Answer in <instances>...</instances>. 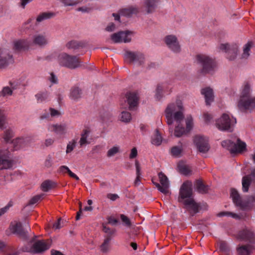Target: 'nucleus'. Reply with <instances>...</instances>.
<instances>
[{"mask_svg":"<svg viewBox=\"0 0 255 255\" xmlns=\"http://www.w3.org/2000/svg\"><path fill=\"white\" fill-rule=\"evenodd\" d=\"M183 112V108L180 101H177L175 104H169L165 112L167 124L172 125L173 121L180 124L184 118Z\"/></svg>","mask_w":255,"mask_h":255,"instance_id":"f257e3e1","label":"nucleus"},{"mask_svg":"<svg viewBox=\"0 0 255 255\" xmlns=\"http://www.w3.org/2000/svg\"><path fill=\"white\" fill-rule=\"evenodd\" d=\"M236 124L235 118L227 113H224L216 121V126L219 130L232 131Z\"/></svg>","mask_w":255,"mask_h":255,"instance_id":"f03ea898","label":"nucleus"},{"mask_svg":"<svg viewBox=\"0 0 255 255\" xmlns=\"http://www.w3.org/2000/svg\"><path fill=\"white\" fill-rule=\"evenodd\" d=\"M198 63L202 66L201 72L203 74L210 73L215 69L216 63L215 60L207 55L199 54L196 56Z\"/></svg>","mask_w":255,"mask_h":255,"instance_id":"7ed1b4c3","label":"nucleus"},{"mask_svg":"<svg viewBox=\"0 0 255 255\" xmlns=\"http://www.w3.org/2000/svg\"><path fill=\"white\" fill-rule=\"evenodd\" d=\"M223 147L227 148L232 153H241L246 151V143L237 138L235 142L230 140L223 141L222 142Z\"/></svg>","mask_w":255,"mask_h":255,"instance_id":"20e7f679","label":"nucleus"},{"mask_svg":"<svg viewBox=\"0 0 255 255\" xmlns=\"http://www.w3.org/2000/svg\"><path fill=\"white\" fill-rule=\"evenodd\" d=\"M231 197L233 202L237 206L240 207L242 209H246L249 207L250 204L255 203V196H250L248 197V201H243L238 191L235 189L231 190Z\"/></svg>","mask_w":255,"mask_h":255,"instance_id":"39448f33","label":"nucleus"},{"mask_svg":"<svg viewBox=\"0 0 255 255\" xmlns=\"http://www.w3.org/2000/svg\"><path fill=\"white\" fill-rule=\"evenodd\" d=\"M237 239L246 242L250 245H255V233L252 229L245 227L238 232L236 235Z\"/></svg>","mask_w":255,"mask_h":255,"instance_id":"423d86ee","label":"nucleus"},{"mask_svg":"<svg viewBox=\"0 0 255 255\" xmlns=\"http://www.w3.org/2000/svg\"><path fill=\"white\" fill-rule=\"evenodd\" d=\"M138 97L134 92H128L121 100V105L123 108L128 107L129 110L136 107L138 104Z\"/></svg>","mask_w":255,"mask_h":255,"instance_id":"0eeeda50","label":"nucleus"},{"mask_svg":"<svg viewBox=\"0 0 255 255\" xmlns=\"http://www.w3.org/2000/svg\"><path fill=\"white\" fill-rule=\"evenodd\" d=\"M194 143L200 152L206 153L210 149L208 138L202 135H196L194 138Z\"/></svg>","mask_w":255,"mask_h":255,"instance_id":"6e6552de","label":"nucleus"},{"mask_svg":"<svg viewBox=\"0 0 255 255\" xmlns=\"http://www.w3.org/2000/svg\"><path fill=\"white\" fill-rule=\"evenodd\" d=\"M238 107L241 111H252L255 109V97L246 98L243 97L242 98H240Z\"/></svg>","mask_w":255,"mask_h":255,"instance_id":"1a4fd4ad","label":"nucleus"},{"mask_svg":"<svg viewBox=\"0 0 255 255\" xmlns=\"http://www.w3.org/2000/svg\"><path fill=\"white\" fill-rule=\"evenodd\" d=\"M192 183L191 181H186L183 183L180 187L179 191V201L181 200H186L192 198Z\"/></svg>","mask_w":255,"mask_h":255,"instance_id":"9d476101","label":"nucleus"},{"mask_svg":"<svg viewBox=\"0 0 255 255\" xmlns=\"http://www.w3.org/2000/svg\"><path fill=\"white\" fill-rule=\"evenodd\" d=\"M160 184L155 182L154 179H152V183L156 186L158 189L164 194L168 193L169 182L168 178L162 172L158 173Z\"/></svg>","mask_w":255,"mask_h":255,"instance_id":"9b49d317","label":"nucleus"},{"mask_svg":"<svg viewBox=\"0 0 255 255\" xmlns=\"http://www.w3.org/2000/svg\"><path fill=\"white\" fill-rule=\"evenodd\" d=\"M9 152L7 150H0V169L10 168L13 164Z\"/></svg>","mask_w":255,"mask_h":255,"instance_id":"f8f14e48","label":"nucleus"},{"mask_svg":"<svg viewBox=\"0 0 255 255\" xmlns=\"http://www.w3.org/2000/svg\"><path fill=\"white\" fill-rule=\"evenodd\" d=\"M220 49L227 53V58L230 60H233L236 57L238 51V46L236 44L232 45L231 46L228 43L221 44Z\"/></svg>","mask_w":255,"mask_h":255,"instance_id":"ddd939ff","label":"nucleus"},{"mask_svg":"<svg viewBox=\"0 0 255 255\" xmlns=\"http://www.w3.org/2000/svg\"><path fill=\"white\" fill-rule=\"evenodd\" d=\"M111 39L115 43L128 42L131 40L130 32L120 31L111 35Z\"/></svg>","mask_w":255,"mask_h":255,"instance_id":"4468645a","label":"nucleus"},{"mask_svg":"<svg viewBox=\"0 0 255 255\" xmlns=\"http://www.w3.org/2000/svg\"><path fill=\"white\" fill-rule=\"evenodd\" d=\"M125 59L126 61L128 63L137 61L140 64H141L143 62L144 57L143 54L141 53H134L128 51H126L125 53Z\"/></svg>","mask_w":255,"mask_h":255,"instance_id":"2eb2a0df","label":"nucleus"},{"mask_svg":"<svg viewBox=\"0 0 255 255\" xmlns=\"http://www.w3.org/2000/svg\"><path fill=\"white\" fill-rule=\"evenodd\" d=\"M51 243V242L49 240L37 241L33 245V250L36 253L44 252L50 248Z\"/></svg>","mask_w":255,"mask_h":255,"instance_id":"dca6fc26","label":"nucleus"},{"mask_svg":"<svg viewBox=\"0 0 255 255\" xmlns=\"http://www.w3.org/2000/svg\"><path fill=\"white\" fill-rule=\"evenodd\" d=\"M165 42L168 46L173 51L178 52L180 51V46L175 36H167L165 38Z\"/></svg>","mask_w":255,"mask_h":255,"instance_id":"f3484780","label":"nucleus"},{"mask_svg":"<svg viewBox=\"0 0 255 255\" xmlns=\"http://www.w3.org/2000/svg\"><path fill=\"white\" fill-rule=\"evenodd\" d=\"M72 56L66 53L60 54L58 57V61L61 66H65L71 69H74V65L73 63H69L68 61L71 60Z\"/></svg>","mask_w":255,"mask_h":255,"instance_id":"a211bd4d","label":"nucleus"},{"mask_svg":"<svg viewBox=\"0 0 255 255\" xmlns=\"http://www.w3.org/2000/svg\"><path fill=\"white\" fill-rule=\"evenodd\" d=\"M184 204L186 206L187 210L193 214L199 212L200 205L196 203L193 198H189L184 200Z\"/></svg>","mask_w":255,"mask_h":255,"instance_id":"6ab92c4d","label":"nucleus"},{"mask_svg":"<svg viewBox=\"0 0 255 255\" xmlns=\"http://www.w3.org/2000/svg\"><path fill=\"white\" fill-rule=\"evenodd\" d=\"M254 246L252 245H239L237 248L238 255H251L254 250Z\"/></svg>","mask_w":255,"mask_h":255,"instance_id":"aec40b11","label":"nucleus"},{"mask_svg":"<svg viewBox=\"0 0 255 255\" xmlns=\"http://www.w3.org/2000/svg\"><path fill=\"white\" fill-rule=\"evenodd\" d=\"M91 132V130L89 128L86 127L84 128L81 133V137L79 140V144L80 147H82L84 145L89 144L90 142L88 140V137L89 136Z\"/></svg>","mask_w":255,"mask_h":255,"instance_id":"412c9836","label":"nucleus"},{"mask_svg":"<svg viewBox=\"0 0 255 255\" xmlns=\"http://www.w3.org/2000/svg\"><path fill=\"white\" fill-rule=\"evenodd\" d=\"M11 231L16 234L19 236L24 237L25 236L24 232L22 228V225L20 222H15L12 223L10 226Z\"/></svg>","mask_w":255,"mask_h":255,"instance_id":"4be33fe9","label":"nucleus"},{"mask_svg":"<svg viewBox=\"0 0 255 255\" xmlns=\"http://www.w3.org/2000/svg\"><path fill=\"white\" fill-rule=\"evenodd\" d=\"M159 0H144L143 6L147 13L154 11Z\"/></svg>","mask_w":255,"mask_h":255,"instance_id":"5701e85b","label":"nucleus"},{"mask_svg":"<svg viewBox=\"0 0 255 255\" xmlns=\"http://www.w3.org/2000/svg\"><path fill=\"white\" fill-rule=\"evenodd\" d=\"M201 94L205 97L206 104L210 105L214 100L213 90L210 88H206L201 90Z\"/></svg>","mask_w":255,"mask_h":255,"instance_id":"b1692460","label":"nucleus"},{"mask_svg":"<svg viewBox=\"0 0 255 255\" xmlns=\"http://www.w3.org/2000/svg\"><path fill=\"white\" fill-rule=\"evenodd\" d=\"M12 62L13 60L11 55L4 54L0 51V68L5 67Z\"/></svg>","mask_w":255,"mask_h":255,"instance_id":"393cba45","label":"nucleus"},{"mask_svg":"<svg viewBox=\"0 0 255 255\" xmlns=\"http://www.w3.org/2000/svg\"><path fill=\"white\" fill-rule=\"evenodd\" d=\"M49 129L56 134H63L66 132V126L65 125H52L49 126Z\"/></svg>","mask_w":255,"mask_h":255,"instance_id":"a878e982","label":"nucleus"},{"mask_svg":"<svg viewBox=\"0 0 255 255\" xmlns=\"http://www.w3.org/2000/svg\"><path fill=\"white\" fill-rule=\"evenodd\" d=\"M27 139L23 138H16L11 141L14 150H18L24 147L27 143Z\"/></svg>","mask_w":255,"mask_h":255,"instance_id":"bb28decb","label":"nucleus"},{"mask_svg":"<svg viewBox=\"0 0 255 255\" xmlns=\"http://www.w3.org/2000/svg\"><path fill=\"white\" fill-rule=\"evenodd\" d=\"M251 85L249 82L246 81L243 84L242 89L241 92L240 98L243 97L248 98L250 96Z\"/></svg>","mask_w":255,"mask_h":255,"instance_id":"cd10ccee","label":"nucleus"},{"mask_svg":"<svg viewBox=\"0 0 255 255\" xmlns=\"http://www.w3.org/2000/svg\"><path fill=\"white\" fill-rule=\"evenodd\" d=\"M195 186L197 191L202 194L207 193L209 189L208 187L206 186L201 180L196 181Z\"/></svg>","mask_w":255,"mask_h":255,"instance_id":"c85d7f7f","label":"nucleus"},{"mask_svg":"<svg viewBox=\"0 0 255 255\" xmlns=\"http://www.w3.org/2000/svg\"><path fill=\"white\" fill-rule=\"evenodd\" d=\"M138 11V10L136 7H129L121 9L120 10V14L121 15L130 16L133 14L137 13Z\"/></svg>","mask_w":255,"mask_h":255,"instance_id":"c756f323","label":"nucleus"},{"mask_svg":"<svg viewBox=\"0 0 255 255\" xmlns=\"http://www.w3.org/2000/svg\"><path fill=\"white\" fill-rule=\"evenodd\" d=\"M29 46V42L24 39L19 40L14 42V48L17 50L25 49Z\"/></svg>","mask_w":255,"mask_h":255,"instance_id":"7c9ffc66","label":"nucleus"},{"mask_svg":"<svg viewBox=\"0 0 255 255\" xmlns=\"http://www.w3.org/2000/svg\"><path fill=\"white\" fill-rule=\"evenodd\" d=\"M162 141V137L159 132L158 129H156L155 133L153 135L151 139V142L153 144L155 145H159L161 144Z\"/></svg>","mask_w":255,"mask_h":255,"instance_id":"2f4dec72","label":"nucleus"},{"mask_svg":"<svg viewBox=\"0 0 255 255\" xmlns=\"http://www.w3.org/2000/svg\"><path fill=\"white\" fill-rule=\"evenodd\" d=\"M251 177L250 175H247L243 177L242 179V186L243 191L244 192H247L249 190V188L251 183Z\"/></svg>","mask_w":255,"mask_h":255,"instance_id":"473e14b6","label":"nucleus"},{"mask_svg":"<svg viewBox=\"0 0 255 255\" xmlns=\"http://www.w3.org/2000/svg\"><path fill=\"white\" fill-rule=\"evenodd\" d=\"M33 42L35 44L42 46L47 43V40L44 36L39 34L34 36Z\"/></svg>","mask_w":255,"mask_h":255,"instance_id":"72a5a7b5","label":"nucleus"},{"mask_svg":"<svg viewBox=\"0 0 255 255\" xmlns=\"http://www.w3.org/2000/svg\"><path fill=\"white\" fill-rule=\"evenodd\" d=\"M55 15L54 13L51 12H45L40 13L37 17L36 21L38 22H41L44 20L53 17Z\"/></svg>","mask_w":255,"mask_h":255,"instance_id":"f704fd0d","label":"nucleus"},{"mask_svg":"<svg viewBox=\"0 0 255 255\" xmlns=\"http://www.w3.org/2000/svg\"><path fill=\"white\" fill-rule=\"evenodd\" d=\"M55 184L54 182L49 180H46L42 183L41 188L43 191L47 192L49 190L53 188L55 186Z\"/></svg>","mask_w":255,"mask_h":255,"instance_id":"c9c22d12","label":"nucleus"},{"mask_svg":"<svg viewBox=\"0 0 255 255\" xmlns=\"http://www.w3.org/2000/svg\"><path fill=\"white\" fill-rule=\"evenodd\" d=\"M111 240V237L107 236L104 239V242L101 245L100 248L102 252L106 253L109 249V244Z\"/></svg>","mask_w":255,"mask_h":255,"instance_id":"e433bc0d","label":"nucleus"},{"mask_svg":"<svg viewBox=\"0 0 255 255\" xmlns=\"http://www.w3.org/2000/svg\"><path fill=\"white\" fill-rule=\"evenodd\" d=\"M183 151V147L181 144L179 146H174L171 149V154L175 157H179L181 156Z\"/></svg>","mask_w":255,"mask_h":255,"instance_id":"4c0bfd02","label":"nucleus"},{"mask_svg":"<svg viewBox=\"0 0 255 255\" xmlns=\"http://www.w3.org/2000/svg\"><path fill=\"white\" fill-rule=\"evenodd\" d=\"M178 168L180 173L184 175H188L191 173V168L188 165H179Z\"/></svg>","mask_w":255,"mask_h":255,"instance_id":"58836bf2","label":"nucleus"},{"mask_svg":"<svg viewBox=\"0 0 255 255\" xmlns=\"http://www.w3.org/2000/svg\"><path fill=\"white\" fill-rule=\"evenodd\" d=\"M253 45V43L252 41L248 42L245 45L244 48V52L242 54V57L244 58H247L250 55L249 51L251 47Z\"/></svg>","mask_w":255,"mask_h":255,"instance_id":"ea45409f","label":"nucleus"},{"mask_svg":"<svg viewBox=\"0 0 255 255\" xmlns=\"http://www.w3.org/2000/svg\"><path fill=\"white\" fill-rule=\"evenodd\" d=\"M81 91L78 88H73L71 91L70 97L75 100L81 97Z\"/></svg>","mask_w":255,"mask_h":255,"instance_id":"a19ab883","label":"nucleus"},{"mask_svg":"<svg viewBox=\"0 0 255 255\" xmlns=\"http://www.w3.org/2000/svg\"><path fill=\"white\" fill-rule=\"evenodd\" d=\"M38 102H42L46 100L48 97V93L45 92H39L35 95Z\"/></svg>","mask_w":255,"mask_h":255,"instance_id":"79ce46f5","label":"nucleus"},{"mask_svg":"<svg viewBox=\"0 0 255 255\" xmlns=\"http://www.w3.org/2000/svg\"><path fill=\"white\" fill-rule=\"evenodd\" d=\"M120 148L119 146H113L108 150L107 153V156L109 157H112L120 152Z\"/></svg>","mask_w":255,"mask_h":255,"instance_id":"37998d69","label":"nucleus"},{"mask_svg":"<svg viewBox=\"0 0 255 255\" xmlns=\"http://www.w3.org/2000/svg\"><path fill=\"white\" fill-rule=\"evenodd\" d=\"M121 119L122 122H129L131 120L130 114L128 112H123L121 114Z\"/></svg>","mask_w":255,"mask_h":255,"instance_id":"c03bdc74","label":"nucleus"},{"mask_svg":"<svg viewBox=\"0 0 255 255\" xmlns=\"http://www.w3.org/2000/svg\"><path fill=\"white\" fill-rule=\"evenodd\" d=\"M65 6H74L79 3L80 0H60Z\"/></svg>","mask_w":255,"mask_h":255,"instance_id":"a18cd8bd","label":"nucleus"},{"mask_svg":"<svg viewBox=\"0 0 255 255\" xmlns=\"http://www.w3.org/2000/svg\"><path fill=\"white\" fill-rule=\"evenodd\" d=\"M185 133V130L182 127H180L179 126L175 128L174 131V135L176 137H180Z\"/></svg>","mask_w":255,"mask_h":255,"instance_id":"49530a36","label":"nucleus"},{"mask_svg":"<svg viewBox=\"0 0 255 255\" xmlns=\"http://www.w3.org/2000/svg\"><path fill=\"white\" fill-rule=\"evenodd\" d=\"M76 140L75 139H73L71 141H69L67 145L66 152L67 153H69L71 152L73 149L75 148L76 144Z\"/></svg>","mask_w":255,"mask_h":255,"instance_id":"de8ad7c7","label":"nucleus"},{"mask_svg":"<svg viewBox=\"0 0 255 255\" xmlns=\"http://www.w3.org/2000/svg\"><path fill=\"white\" fill-rule=\"evenodd\" d=\"M13 136V133L10 129L6 130L4 133L3 138L6 142H8Z\"/></svg>","mask_w":255,"mask_h":255,"instance_id":"09e8293b","label":"nucleus"},{"mask_svg":"<svg viewBox=\"0 0 255 255\" xmlns=\"http://www.w3.org/2000/svg\"><path fill=\"white\" fill-rule=\"evenodd\" d=\"M12 90L9 87H4L0 92V97H5L6 96L11 95L12 94Z\"/></svg>","mask_w":255,"mask_h":255,"instance_id":"8fccbe9b","label":"nucleus"},{"mask_svg":"<svg viewBox=\"0 0 255 255\" xmlns=\"http://www.w3.org/2000/svg\"><path fill=\"white\" fill-rule=\"evenodd\" d=\"M186 130L189 131L192 128L193 119L191 117H188L186 120Z\"/></svg>","mask_w":255,"mask_h":255,"instance_id":"3c124183","label":"nucleus"},{"mask_svg":"<svg viewBox=\"0 0 255 255\" xmlns=\"http://www.w3.org/2000/svg\"><path fill=\"white\" fill-rule=\"evenodd\" d=\"M69 63H73L75 66L74 68H76L80 66V61L76 56H72L71 60L68 61Z\"/></svg>","mask_w":255,"mask_h":255,"instance_id":"603ef678","label":"nucleus"},{"mask_svg":"<svg viewBox=\"0 0 255 255\" xmlns=\"http://www.w3.org/2000/svg\"><path fill=\"white\" fill-rule=\"evenodd\" d=\"M42 197V195H37L33 197L29 201V205H33L37 203Z\"/></svg>","mask_w":255,"mask_h":255,"instance_id":"864d4df0","label":"nucleus"},{"mask_svg":"<svg viewBox=\"0 0 255 255\" xmlns=\"http://www.w3.org/2000/svg\"><path fill=\"white\" fill-rule=\"evenodd\" d=\"M217 215L218 217H222L224 216H231L234 218H236L238 217V216L236 214L229 212H221L218 213Z\"/></svg>","mask_w":255,"mask_h":255,"instance_id":"5fc2aeb1","label":"nucleus"},{"mask_svg":"<svg viewBox=\"0 0 255 255\" xmlns=\"http://www.w3.org/2000/svg\"><path fill=\"white\" fill-rule=\"evenodd\" d=\"M66 47L68 49H75L79 47V44L76 41H71L67 43Z\"/></svg>","mask_w":255,"mask_h":255,"instance_id":"6e6d98bb","label":"nucleus"},{"mask_svg":"<svg viewBox=\"0 0 255 255\" xmlns=\"http://www.w3.org/2000/svg\"><path fill=\"white\" fill-rule=\"evenodd\" d=\"M121 219L122 221L124 223H125L126 225H127L128 226H130L131 223H130L129 219L128 218V217H127L126 216H125V215H124L123 214H122L121 215Z\"/></svg>","mask_w":255,"mask_h":255,"instance_id":"4d7b16f0","label":"nucleus"},{"mask_svg":"<svg viewBox=\"0 0 255 255\" xmlns=\"http://www.w3.org/2000/svg\"><path fill=\"white\" fill-rule=\"evenodd\" d=\"M163 90V87L161 85H158L156 88V96L157 99H160L161 97L162 91Z\"/></svg>","mask_w":255,"mask_h":255,"instance_id":"13d9d810","label":"nucleus"},{"mask_svg":"<svg viewBox=\"0 0 255 255\" xmlns=\"http://www.w3.org/2000/svg\"><path fill=\"white\" fill-rule=\"evenodd\" d=\"M5 116L3 112L0 110V128H2L4 124Z\"/></svg>","mask_w":255,"mask_h":255,"instance_id":"bf43d9fd","label":"nucleus"},{"mask_svg":"<svg viewBox=\"0 0 255 255\" xmlns=\"http://www.w3.org/2000/svg\"><path fill=\"white\" fill-rule=\"evenodd\" d=\"M137 155V151L135 147H133L131 149L130 153L129 154V158L132 159L136 157Z\"/></svg>","mask_w":255,"mask_h":255,"instance_id":"052dcab7","label":"nucleus"},{"mask_svg":"<svg viewBox=\"0 0 255 255\" xmlns=\"http://www.w3.org/2000/svg\"><path fill=\"white\" fill-rule=\"evenodd\" d=\"M103 231L105 233H107L108 234V236H110V237H111V235L114 234V233H115V231L114 230H111L110 228H107L106 226H104L103 227Z\"/></svg>","mask_w":255,"mask_h":255,"instance_id":"680f3d73","label":"nucleus"},{"mask_svg":"<svg viewBox=\"0 0 255 255\" xmlns=\"http://www.w3.org/2000/svg\"><path fill=\"white\" fill-rule=\"evenodd\" d=\"M107 197L112 201H115L119 198V196L116 194L110 193L107 195Z\"/></svg>","mask_w":255,"mask_h":255,"instance_id":"e2e57ef3","label":"nucleus"},{"mask_svg":"<svg viewBox=\"0 0 255 255\" xmlns=\"http://www.w3.org/2000/svg\"><path fill=\"white\" fill-rule=\"evenodd\" d=\"M11 205L9 204L3 208L0 209V217L6 213Z\"/></svg>","mask_w":255,"mask_h":255,"instance_id":"0e129e2a","label":"nucleus"},{"mask_svg":"<svg viewBox=\"0 0 255 255\" xmlns=\"http://www.w3.org/2000/svg\"><path fill=\"white\" fill-rule=\"evenodd\" d=\"M203 117L206 122H209L213 118L212 115L208 113H205L203 115Z\"/></svg>","mask_w":255,"mask_h":255,"instance_id":"69168bd1","label":"nucleus"},{"mask_svg":"<svg viewBox=\"0 0 255 255\" xmlns=\"http://www.w3.org/2000/svg\"><path fill=\"white\" fill-rule=\"evenodd\" d=\"M69 168L66 166H61L59 168V171L62 173H68Z\"/></svg>","mask_w":255,"mask_h":255,"instance_id":"338daca9","label":"nucleus"},{"mask_svg":"<svg viewBox=\"0 0 255 255\" xmlns=\"http://www.w3.org/2000/svg\"><path fill=\"white\" fill-rule=\"evenodd\" d=\"M50 111L51 115L52 117L58 116L60 115V113L59 111L56 110L54 109L50 108Z\"/></svg>","mask_w":255,"mask_h":255,"instance_id":"774afa93","label":"nucleus"}]
</instances>
